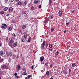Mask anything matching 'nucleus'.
<instances>
[{
	"label": "nucleus",
	"mask_w": 79,
	"mask_h": 79,
	"mask_svg": "<svg viewBox=\"0 0 79 79\" xmlns=\"http://www.w3.org/2000/svg\"><path fill=\"white\" fill-rule=\"evenodd\" d=\"M54 31V28H51V32L53 31Z\"/></svg>",
	"instance_id": "79ce46f5"
},
{
	"label": "nucleus",
	"mask_w": 79,
	"mask_h": 79,
	"mask_svg": "<svg viewBox=\"0 0 79 79\" xmlns=\"http://www.w3.org/2000/svg\"><path fill=\"white\" fill-rule=\"evenodd\" d=\"M52 1L51 0H49V5H51V4H52Z\"/></svg>",
	"instance_id": "393cba45"
},
{
	"label": "nucleus",
	"mask_w": 79,
	"mask_h": 79,
	"mask_svg": "<svg viewBox=\"0 0 79 79\" xmlns=\"http://www.w3.org/2000/svg\"><path fill=\"white\" fill-rule=\"evenodd\" d=\"M31 10H34V7H33V6H31Z\"/></svg>",
	"instance_id": "bb28decb"
},
{
	"label": "nucleus",
	"mask_w": 79,
	"mask_h": 79,
	"mask_svg": "<svg viewBox=\"0 0 79 79\" xmlns=\"http://www.w3.org/2000/svg\"><path fill=\"white\" fill-rule=\"evenodd\" d=\"M11 2H13V1H14V0H10Z\"/></svg>",
	"instance_id": "680f3d73"
},
{
	"label": "nucleus",
	"mask_w": 79,
	"mask_h": 79,
	"mask_svg": "<svg viewBox=\"0 0 79 79\" xmlns=\"http://www.w3.org/2000/svg\"><path fill=\"white\" fill-rule=\"evenodd\" d=\"M1 68L2 69H8V67L6 65H2L1 66Z\"/></svg>",
	"instance_id": "20e7f679"
},
{
	"label": "nucleus",
	"mask_w": 79,
	"mask_h": 79,
	"mask_svg": "<svg viewBox=\"0 0 79 79\" xmlns=\"http://www.w3.org/2000/svg\"><path fill=\"white\" fill-rule=\"evenodd\" d=\"M46 74L47 76H49V71H47L46 72Z\"/></svg>",
	"instance_id": "a211bd4d"
},
{
	"label": "nucleus",
	"mask_w": 79,
	"mask_h": 79,
	"mask_svg": "<svg viewBox=\"0 0 79 79\" xmlns=\"http://www.w3.org/2000/svg\"><path fill=\"white\" fill-rule=\"evenodd\" d=\"M6 40H8V37H6Z\"/></svg>",
	"instance_id": "864d4df0"
},
{
	"label": "nucleus",
	"mask_w": 79,
	"mask_h": 79,
	"mask_svg": "<svg viewBox=\"0 0 79 79\" xmlns=\"http://www.w3.org/2000/svg\"><path fill=\"white\" fill-rule=\"evenodd\" d=\"M45 40H44L43 43L41 45L40 48L42 50H44V47H45Z\"/></svg>",
	"instance_id": "f03ea898"
},
{
	"label": "nucleus",
	"mask_w": 79,
	"mask_h": 79,
	"mask_svg": "<svg viewBox=\"0 0 79 79\" xmlns=\"http://www.w3.org/2000/svg\"><path fill=\"white\" fill-rule=\"evenodd\" d=\"M31 75H29L28 76V79H30V78H31Z\"/></svg>",
	"instance_id": "4c0bfd02"
},
{
	"label": "nucleus",
	"mask_w": 79,
	"mask_h": 79,
	"mask_svg": "<svg viewBox=\"0 0 79 79\" xmlns=\"http://www.w3.org/2000/svg\"><path fill=\"white\" fill-rule=\"evenodd\" d=\"M62 13H63V11L62 10H60L59 12V16H60L61 15Z\"/></svg>",
	"instance_id": "9d476101"
},
{
	"label": "nucleus",
	"mask_w": 79,
	"mask_h": 79,
	"mask_svg": "<svg viewBox=\"0 0 79 79\" xmlns=\"http://www.w3.org/2000/svg\"><path fill=\"white\" fill-rule=\"evenodd\" d=\"M66 25L67 26H68L69 25V23H66Z\"/></svg>",
	"instance_id": "37998d69"
},
{
	"label": "nucleus",
	"mask_w": 79,
	"mask_h": 79,
	"mask_svg": "<svg viewBox=\"0 0 79 79\" xmlns=\"http://www.w3.org/2000/svg\"><path fill=\"white\" fill-rule=\"evenodd\" d=\"M16 2H18L19 0H15Z\"/></svg>",
	"instance_id": "69168bd1"
},
{
	"label": "nucleus",
	"mask_w": 79,
	"mask_h": 79,
	"mask_svg": "<svg viewBox=\"0 0 79 79\" xmlns=\"http://www.w3.org/2000/svg\"><path fill=\"white\" fill-rule=\"evenodd\" d=\"M66 30H65L64 31V33H66Z\"/></svg>",
	"instance_id": "bf43d9fd"
},
{
	"label": "nucleus",
	"mask_w": 79,
	"mask_h": 79,
	"mask_svg": "<svg viewBox=\"0 0 79 79\" xmlns=\"http://www.w3.org/2000/svg\"><path fill=\"white\" fill-rule=\"evenodd\" d=\"M69 47L70 46H67V50H68V49H69Z\"/></svg>",
	"instance_id": "a18cd8bd"
},
{
	"label": "nucleus",
	"mask_w": 79,
	"mask_h": 79,
	"mask_svg": "<svg viewBox=\"0 0 79 79\" xmlns=\"http://www.w3.org/2000/svg\"><path fill=\"white\" fill-rule=\"evenodd\" d=\"M23 71H24V72H26V69L25 68L23 69Z\"/></svg>",
	"instance_id": "a19ab883"
},
{
	"label": "nucleus",
	"mask_w": 79,
	"mask_h": 79,
	"mask_svg": "<svg viewBox=\"0 0 79 79\" xmlns=\"http://www.w3.org/2000/svg\"><path fill=\"white\" fill-rule=\"evenodd\" d=\"M33 68H34V66L33 65H32L31 66V69H33Z\"/></svg>",
	"instance_id": "13d9d810"
},
{
	"label": "nucleus",
	"mask_w": 79,
	"mask_h": 79,
	"mask_svg": "<svg viewBox=\"0 0 79 79\" xmlns=\"http://www.w3.org/2000/svg\"><path fill=\"white\" fill-rule=\"evenodd\" d=\"M0 15H4V12L3 11H2L0 12Z\"/></svg>",
	"instance_id": "a878e982"
},
{
	"label": "nucleus",
	"mask_w": 79,
	"mask_h": 79,
	"mask_svg": "<svg viewBox=\"0 0 79 79\" xmlns=\"http://www.w3.org/2000/svg\"><path fill=\"white\" fill-rule=\"evenodd\" d=\"M31 37H30L29 38H28V40H27L28 42H31V41H30V40H31Z\"/></svg>",
	"instance_id": "aec40b11"
},
{
	"label": "nucleus",
	"mask_w": 79,
	"mask_h": 79,
	"mask_svg": "<svg viewBox=\"0 0 79 79\" xmlns=\"http://www.w3.org/2000/svg\"><path fill=\"white\" fill-rule=\"evenodd\" d=\"M6 53L7 56H9V58L12 56V52L11 51L8 52V51H6Z\"/></svg>",
	"instance_id": "f257e3e1"
},
{
	"label": "nucleus",
	"mask_w": 79,
	"mask_h": 79,
	"mask_svg": "<svg viewBox=\"0 0 79 79\" xmlns=\"http://www.w3.org/2000/svg\"><path fill=\"white\" fill-rule=\"evenodd\" d=\"M8 45L9 46H10V47H11V48H12V47H13V45L12 44H8Z\"/></svg>",
	"instance_id": "c85d7f7f"
},
{
	"label": "nucleus",
	"mask_w": 79,
	"mask_h": 79,
	"mask_svg": "<svg viewBox=\"0 0 79 79\" xmlns=\"http://www.w3.org/2000/svg\"><path fill=\"white\" fill-rule=\"evenodd\" d=\"M4 59L3 58H1V57H0V63H1L2 61H3Z\"/></svg>",
	"instance_id": "f3484780"
},
{
	"label": "nucleus",
	"mask_w": 79,
	"mask_h": 79,
	"mask_svg": "<svg viewBox=\"0 0 79 79\" xmlns=\"http://www.w3.org/2000/svg\"><path fill=\"white\" fill-rule=\"evenodd\" d=\"M72 66L73 67H74V66H76V64H75V63H73L72 64Z\"/></svg>",
	"instance_id": "cd10ccee"
},
{
	"label": "nucleus",
	"mask_w": 79,
	"mask_h": 79,
	"mask_svg": "<svg viewBox=\"0 0 79 79\" xmlns=\"http://www.w3.org/2000/svg\"><path fill=\"white\" fill-rule=\"evenodd\" d=\"M9 44H14V40L11 39L10 40Z\"/></svg>",
	"instance_id": "39448f33"
},
{
	"label": "nucleus",
	"mask_w": 79,
	"mask_h": 79,
	"mask_svg": "<svg viewBox=\"0 0 79 79\" xmlns=\"http://www.w3.org/2000/svg\"><path fill=\"white\" fill-rule=\"evenodd\" d=\"M14 75H15V76H17V75H18V74L17 73H15L14 74Z\"/></svg>",
	"instance_id": "49530a36"
},
{
	"label": "nucleus",
	"mask_w": 79,
	"mask_h": 79,
	"mask_svg": "<svg viewBox=\"0 0 79 79\" xmlns=\"http://www.w3.org/2000/svg\"><path fill=\"white\" fill-rule=\"evenodd\" d=\"M49 50L50 51H51V52H52L53 51V50H52V49H51V48L49 49Z\"/></svg>",
	"instance_id": "6e6d98bb"
},
{
	"label": "nucleus",
	"mask_w": 79,
	"mask_h": 79,
	"mask_svg": "<svg viewBox=\"0 0 79 79\" xmlns=\"http://www.w3.org/2000/svg\"><path fill=\"white\" fill-rule=\"evenodd\" d=\"M27 1H25L24 2L23 5H26L27 4Z\"/></svg>",
	"instance_id": "4be33fe9"
},
{
	"label": "nucleus",
	"mask_w": 79,
	"mask_h": 79,
	"mask_svg": "<svg viewBox=\"0 0 79 79\" xmlns=\"http://www.w3.org/2000/svg\"><path fill=\"white\" fill-rule=\"evenodd\" d=\"M58 53H59V52L57 51L56 52L55 55H58Z\"/></svg>",
	"instance_id": "c9c22d12"
},
{
	"label": "nucleus",
	"mask_w": 79,
	"mask_h": 79,
	"mask_svg": "<svg viewBox=\"0 0 79 79\" xmlns=\"http://www.w3.org/2000/svg\"><path fill=\"white\" fill-rule=\"evenodd\" d=\"M0 74L2 75L3 74V71L1 70V69H0Z\"/></svg>",
	"instance_id": "c756f323"
},
{
	"label": "nucleus",
	"mask_w": 79,
	"mask_h": 79,
	"mask_svg": "<svg viewBox=\"0 0 79 79\" xmlns=\"http://www.w3.org/2000/svg\"><path fill=\"white\" fill-rule=\"evenodd\" d=\"M48 64V62H46L45 64V65H46V66H47V64Z\"/></svg>",
	"instance_id": "58836bf2"
},
{
	"label": "nucleus",
	"mask_w": 79,
	"mask_h": 79,
	"mask_svg": "<svg viewBox=\"0 0 79 79\" xmlns=\"http://www.w3.org/2000/svg\"><path fill=\"white\" fill-rule=\"evenodd\" d=\"M13 46L14 47H15L17 46V42H15L13 45Z\"/></svg>",
	"instance_id": "f8f14e48"
},
{
	"label": "nucleus",
	"mask_w": 79,
	"mask_h": 79,
	"mask_svg": "<svg viewBox=\"0 0 79 79\" xmlns=\"http://www.w3.org/2000/svg\"><path fill=\"white\" fill-rule=\"evenodd\" d=\"M22 41L23 42H25V40H24V39H23L22 40Z\"/></svg>",
	"instance_id": "c03bdc74"
},
{
	"label": "nucleus",
	"mask_w": 79,
	"mask_h": 79,
	"mask_svg": "<svg viewBox=\"0 0 79 79\" xmlns=\"http://www.w3.org/2000/svg\"><path fill=\"white\" fill-rule=\"evenodd\" d=\"M24 39H27V35H24Z\"/></svg>",
	"instance_id": "e433bc0d"
},
{
	"label": "nucleus",
	"mask_w": 79,
	"mask_h": 79,
	"mask_svg": "<svg viewBox=\"0 0 79 79\" xmlns=\"http://www.w3.org/2000/svg\"><path fill=\"white\" fill-rule=\"evenodd\" d=\"M64 71L63 72L64 74L65 75L68 74V72H67V71H66L64 70V71Z\"/></svg>",
	"instance_id": "2eb2a0df"
},
{
	"label": "nucleus",
	"mask_w": 79,
	"mask_h": 79,
	"mask_svg": "<svg viewBox=\"0 0 79 79\" xmlns=\"http://www.w3.org/2000/svg\"><path fill=\"white\" fill-rule=\"evenodd\" d=\"M49 47L50 48H52V45L51 44H49Z\"/></svg>",
	"instance_id": "473e14b6"
},
{
	"label": "nucleus",
	"mask_w": 79,
	"mask_h": 79,
	"mask_svg": "<svg viewBox=\"0 0 79 79\" xmlns=\"http://www.w3.org/2000/svg\"><path fill=\"white\" fill-rule=\"evenodd\" d=\"M75 11V10H70L71 13H74V12Z\"/></svg>",
	"instance_id": "2f4dec72"
},
{
	"label": "nucleus",
	"mask_w": 79,
	"mask_h": 79,
	"mask_svg": "<svg viewBox=\"0 0 79 79\" xmlns=\"http://www.w3.org/2000/svg\"><path fill=\"white\" fill-rule=\"evenodd\" d=\"M71 52H73L74 50V48H71L70 49Z\"/></svg>",
	"instance_id": "7c9ffc66"
},
{
	"label": "nucleus",
	"mask_w": 79,
	"mask_h": 79,
	"mask_svg": "<svg viewBox=\"0 0 79 79\" xmlns=\"http://www.w3.org/2000/svg\"><path fill=\"white\" fill-rule=\"evenodd\" d=\"M49 18H48L47 19H46L44 21V23H48L49 21Z\"/></svg>",
	"instance_id": "6e6552de"
},
{
	"label": "nucleus",
	"mask_w": 79,
	"mask_h": 79,
	"mask_svg": "<svg viewBox=\"0 0 79 79\" xmlns=\"http://www.w3.org/2000/svg\"><path fill=\"white\" fill-rule=\"evenodd\" d=\"M47 46H48V43H46V47H47Z\"/></svg>",
	"instance_id": "052dcab7"
},
{
	"label": "nucleus",
	"mask_w": 79,
	"mask_h": 79,
	"mask_svg": "<svg viewBox=\"0 0 79 79\" xmlns=\"http://www.w3.org/2000/svg\"><path fill=\"white\" fill-rule=\"evenodd\" d=\"M12 37L13 39H15V37H16V35L15 34H13L12 35Z\"/></svg>",
	"instance_id": "ddd939ff"
},
{
	"label": "nucleus",
	"mask_w": 79,
	"mask_h": 79,
	"mask_svg": "<svg viewBox=\"0 0 79 79\" xmlns=\"http://www.w3.org/2000/svg\"><path fill=\"white\" fill-rule=\"evenodd\" d=\"M39 8H41V5H40L39 6Z\"/></svg>",
	"instance_id": "3c124183"
},
{
	"label": "nucleus",
	"mask_w": 79,
	"mask_h": 79,
	"mask_svg": "<svg viewBox=\"0 0 79 79\" xmlns=\"http://www.w3.org/2000/svg\"><path fill=\"white\" fill-rule=\"evenodd\" d=\"M22 15H26V13L24 11H23L22 12Z\"/></svg>",
	"instance_id": "5701e85b"
},
{
	"label": "nucleus",
	"mask_w": 79,
	"mask_h": 79,
	"mask_svg": "<svg viewBox=\"0 0 79 79\" xmlns=\"http://www.w3.org/2000/svg\"><path fill=\"white\" fill-rule=\"evenodd\" d=\"M8 7H6L4 9V11H7V10H8Z\"/></svg>",
	"instance_id": "4468645a"
},
{
	"label": "nucleus",
	"mask_w": 79,
	"mask_h": 79,
	"mask_svg": "<svg viewBox=\"0 0 79 79\" xmlns=\"http://www.w3.org/2000/svg\"><path fill=\"white\" fill-rule=\"evenodd\" d=\"M34 2L36 4H37V3H39V0L35 1H34Z\"/></svg>",
	"instance_id": "dca6fc26"
},
{
	"label": "nucleus",
	"mask_w": 79,
	"mask_h": 79,
	"mask_svg": "<svg viewBox=\"0 0 79 79\" xmlns=\"http://www.w3.org/2000/svg\"><path fill=\"white\" fill-rule=\"evenodd\" d=\"M22 75L23 76L24 75H27V73H26V72H23L22 73Z\"/></svg>",
	"instance_id": "b1692460"
},
{
	"label": "nucleus",
	"mask_w": 79,
	"mask_h": 79,
	"mask_svg": "<svg viewBox=\"0 0 79 79\" xmlns=\"http://www.w3.org/2000/svg\"><path fill=\"white\" fill-rule=\"evenodd\" d=\"M23 57H22V60H23Z\"/></svg>",
	"instance_id": "774afa93"
},
{
	"label": "nucleus",
	"mask_w": 79,
	"mask_h": 79,
	"mask_svg": "<svg viewBox=\"0 0 79 79\" xmlns=\"http://www.w3.org/2000/svg\"><path fill=\"white\" fill-rule=\"evenodd\" d=\"M1 78H2V76H1V75H0V79H1Z\"/></svg>",
	"instance_id": "0e129e2a"
},
{
	"label": "nucleus",
	"mask_w": 79,
	"mask_h": 79,
	"mask_svg": "<svg viewBox=\"0 0 79 79\" xmlns=\"http://www.w3.org/2000/svg\"><path fill=\"white\" fill-rule=\"evenodd\" d=\"M16 5H17V6L20 5H21V2L20 1H19L16 3Z\"/></svg>",
	"instance_id": "423d86ee"
},
{
	"label": "nucleus",
	"mask_w": 79,
	"mask_h": 79,
	"mask_svg": "<svg viewBox=\"0 0 79 79\" xmlns=\"http://www.w3.org/2000/svg\"><path fill=\"white\" fill-rule=\"evenodd\" d=\"M53 15H52L51 16V19H53Z\"/></svg>",
	"instance_id": "de8ad7c7"
},
{
	"label": "nucleus",
	"mask_w": 79,
	"mask_h": 79,
	"mask_svg": "<svg viewBox=\"0 0 79 79\" xmlns=\"http://www.w3.org/2000/svg\"><path fill=\"white\" fill-rule=\"evenodd\" d=\"M16 77V79H18V78H19V76H17L16 77Z\"/></svg>",
	"instance_id": "603ef678"
},
{
	"label": "nucleus",
	"mask_w": 79,
	"mask_h": 79,
	"mask_svg": "<svg viewBox=\"0 0 79 79\" xmlns=\"http://www.w3.org/2000/svg\"><path fill=\"white\" fill-rule=\"evenodd\" d=\"M9 10V12H10V13L12 12V11H13V7H10Z\"/></svg>",
	"instance_id": "1a4fd4ad"
},
{
	"label": "nucleus",
	"mask_w": 79,
	"mask_h": 79,
	"mask_svg": "<svg viewBox=\"0 0 79 79\" xmlns=\"http://www.w3.org/2000/svg\"><path fill=\"white\" fill-rule=\"evenodd\" d=\"M26 26H27L26 25H24L22 27L23 29H25L26 28Z\"/></svg>",
	"instance_id": "412c9836"
},
{
	"label": "nucleus",
	"mask_w": 79,
	"mask_h": 79,
	"mask_svg": "<svg viewBox=\"0 0 79 79\" xmlns=\"http://www.w3.org/2000/svg\"><path fill=\"white\" fill-rule=\"evenodd\" d=\"M69 56H73V54H72V53H69Z\"/></svg>",
	"instance_id": "f704fd0d"
},
{
	"label": "nucleus",
	"mask_w": 79,
	"mask_h": 79,
	"mask_svg": "<svg viewBox=\"0 0 79 79\" xmlns=\"http://www.w3.org/2000/svg\"><path fill=\"white\" fill-rule=\"evenodd\" d=\"M69 73H70L71 72V69H69Z\"/></svg>",
	"instance_id": "ea45409f"
},
{
	"label": "nucleus",
	"mask_w": 79,
	"mask_h": 79,
	"mask_svg": "<svg viewBox=\"0 0 79 79\" xmlns=\"http://www.w3.org/2000/svg\"><path fill=\"white\" fill-rule=\"evenodd\" d=\"M6 15L7 16H10V14H7Z\"/></svg>",
	"instance_id": "09e8293b"
},
{
	"label": "nucleus",
	"mask_w": 79,
	"mask_h": 79,
	"mask_svg": "<svg viewBox=\"0 0 79 79\" xmlns=\"http://www.w3.org/2000/svg\"><path fill=\"white\" fill-rule=\"evenodd\" d=\"M16 55H14L13 56V58H15V57H16Z\"/></svg>",
	"instance_id": "8fccbe9b"
},
{
	"label": "nucleus",
	"mask_w": 79,
	"mask_h": 79,
	"mask_svg": "<svg viewBox=\"0 0 79 79\" xmlns=\"http://www.w3.org/2000/svg\"><path fill=\"white\" fill-rule=\"evenodd\" d=\"M8 0H5V2H8Z\"/></svg>",
	"instance_id": "5fc2aeb1"
},
{
	"label": "nucleus",
	"mask_w": 79,
	"mask_h": 79,
	"mask_svg": "<svg viewBox=\"0 0 79 79\" xmlns=\"http://www.w3.org/2000/svg\"><path fill=\"white\" fill-rule=\"evenodd\" d=\"M1 46H2V44H1V43H0V47H1Z\"/></svg>",
	"instance_id": "e2e57ef3"
},
{
	"label": "nucleus",
	"mask_w": 79,
	"mask_h": 79,
	"mask_svg": "<svg viewBox=\"0 0 79 79\" xmlns=\"http://www.w3.org/2000/svg\"><path fill=\"white\" fill-rule=\"evenodd\" d=\"M25 79H27V77H26Z\"/></svg>",
	"instance_id": "338daca9"
},
{
	"label": "nucleus",
	"mask_w": 79,
	"mask_h": 79,
	"mask_svg": "<svg viewBox=\"0 0 79 79\" xmlns=\"http://www.w3.org/2000/svg\"><path fill=\"white\" fill-rule=\"evenodd\" d=\"M17 67H18V70H19L20 69H21V66H20V65H18Z\"/></svg>",
	"instance_id": "6ab92c4d"
},
{
	"label": "nucleus",
	"mask_w": 79,
	"mask_h": 79,
	"mask_svg": "<svg viewBox=\"0 0 79 79\" xmlns=\"http://www.w3.org/2000/svg\"><path fill=\"white\" fill-rule=\"evenodd\" d=\"M8 29L9 31H11V27H10Z\"/></svg>",
	"instance_id": "72a5a7b5"
},
{
	"label": "nucleus",
	"mask_w": 79,
	"mask_h": 79,
	"mask_svg": "<svg viewBox=\"0 0 79 79\" xmlns=\"http://www.w3.org/2000/svg\"><path fill=\"white\" fill-rule=\"evenodd\" d=\"M6 24L5 23H3L2 25L1 28L2 29H6Z\"/></svg>",
	"instance_id": "7ed1b4c3"
},
{
	"label": "nucleus",
	"mask_w": 79,
	"mask_h": 79,
	"mask_svg": "<svg viewBox=\"0 0 79 79\" xmlns=\"http://www.w3.org/2000/svg\"><path fill=\"white\" fill-rule=\"evenodd\" d=\"M50 68H52V64L50 65Z\"/></svg>",
	"instance_id": "4d7b16f0"
},
{
	"label": "nucleus",
	"mask_w": 79,
	"mask_h": 79,
	"mask_svg": "<svg viewBox=\"0 0 79 79\" xmlns=\"http://www.w3.org/2000/svg\"><path fill=\"white\" fill-rule=\"evenodd\" d=\"M40 60L41 61H44V60L45 59L44 57L43 56H42V57H40Z\"/></svg>",
	"instance_id": "0eeeda50"
},
{
	"label": "nucleus",
	"mask_w": 79,
	"mask_h": 79,
	"mask_svg": "<svg viewBox=\"0 0 79 79\" xmlns=\"http://www.w3.org/2000/svg\"><path fill=\"white\" fill-rule=\"evenodd\" d=\"M4 54V52H3V51H1L0 52V55L1 56H2V55H3Z\"/></svg>",
	"instance_id": "9b49d317"
}]
</instances>
